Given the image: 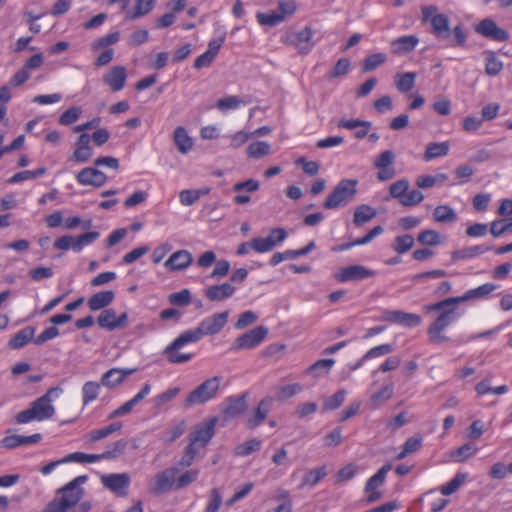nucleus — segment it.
I'll use <instances>...</instances> for the list:
<instances>
[{"instance_id":"64","label":"nucleus","mask_w":512,"mask_h":512,"mask_svg":"<svg viewBox=\"0 0 512 512\" xmlns=\"http://www.w3.org/2000/svg\"><path fill=\"white\" fill-rule=\"evenodd\" d=\"M81 113V109L79 107H71L68 110H66L60 117H59V125L61 126H68L76 122L79 115Z\"/></svg>"},{"instance_id":"20","label":"nucleus","mask_w":512,"mask_h":512,"mask_svg":"<svg viewBox=\"0 0 512 512\" xmlns=\"http://www.w3.org/2000/svg\"><path fill=\"white\" fill-rule=\"evenodd\" d=\"M272 403L273 399L271 397H266L258 403L253 414L246 419L249 428L253 429L258 427L267 418L271 411Z\"/></svg>"},{"instance_id":"44","label":"nucleus","mask_w":512,"mask_h":512,"mask_svg":"<svg viewBox=\"0 0 512 512\" xmlns=\"http://www.w3.org/2000/svg\"><path fill=\"white\" fill-rule=\"evenodd\" d=\"M447 180V175L443 173L436 174L434 176L424 175L419 176L416 179V185L421 189H427L435 186L436 184H442Z\"/></svg>"},{"instance_id":"38","label":"nucleus","mask_w":512,"mask_h":512,"mask_svg":"<svg viewBox=\"0 0 512 512\" xmlns=\"http://www.w3.org/2000/svg\"><path fill=\"white\" fill-rule=\"evenodd\" d=\"M391 468V464H385L381 469L378 470L376 474L369 478L365 485V492L377 490V488L382 486L385 482L386 475L391 470Z\"/></svg>"},{"instance_id":"2","label":"nucleus","mask_w":512,"mask_h":512,"mask_svg":"<svg viewBox=\"0 0 512 512\" xmlns=\"http://www.w3.org/2000/svg\"><path fill=\"white\" fill-rule=\"evenodd\" d=\"M61 392V388H50L43 396L33 401L29 409L19 412L16 415V422L18 424H26L32 421H43L52 418L55 414L52 396L54 394L58 395Z\"/></svg>"},{"instance_id":"26","label":"nucleus","mask_w":512,"mask_h":512,"mask_svg":"<svg viewBox=\"0 0 512 512\" xmlns=\"http://www.w3.org/2000/svg\"><path fill=\"white\" fill-rule=\"evenodd\" d=\"M251 103V98L249 96L239 97V96H226L219 100H217L215 107L221 112H227L230 110H236L241 106H245Z\"/></svg>"},{"instance_id":"29","label":"nucleus","mask_w":512,"mask_h":512,"mask_svg":"<svg viewBox=\"0 0 512 512\" xmlns=\"http://www.w3.org/2000/svg\"><path fill=\"white\" fill-rule=\"evenodd\" d=\"M490 250H491V247L488 245H484V244L471 246V247H464L462 249L453 251L451 254V258L453 261L471 259V258L480 256Z\"/></svg>"},{"instance_id":"6","label":"nucleus","mask_w":512,"mask_h":512,"mask_svg":"<svg viewBox=\"0 0 512 512\" xmlns=\"http://www.w3.org/2000/svg\"><path fill=\"white\" fill-rule=\"evenodd\" d=\"M220 381V376H214L205 380L188 394L185 399V405L190 407L213 399L219 391Z\"/></svg>"},{"instance_id":"27","label":"nucleus","mask_w":512,"mask_h":512,"mask_svg":"<svg viewBox=\"0 0 512 512\" xmlns=\"http://www.w3.org/2000/svg\"><path fill=\"white\" fill-rule=\"evenodd\" d=\"M419 39L415 35L402 36L392 41L391 50L394 54L403 55L413 51Z\"/></svg>"},{"instance_id":"30","label":"nucleus","mask_w":512,"mask_h":512,"mask_svg":"<svg viewBox=\"0 0 512 512\" xmlns=\"http://www.w3.org/2000/svg\"><path fill=\"white\" fill-rule=\"evenodd\" d=\"M115 298L113 291H100L93 294L88 300V307L92 311H98L110 305Z\"/></svg>"},{"instance_id":"48","label":"nucleus","mask_w":512,"mask_h":512,"mask_svg":"<svg viewBox=\"0 0 512 512\" xmlns=\"http://www.w3.org/2000/svg\"><path fill=\"white\" fill-rule=\"evenodd\" d=\"M100 391V384L94 381L86 382L82 387L83 404L87 405L97 399Z\"/></svg>"},{"instance_id":"49","label":"nucleus","mask_w":512,"mask_h":512,"mask_svg":"<svg viewBox=\"0 0 512 512\" xmlns=\"http://www.w3.org/2000/svg\"><path fill=\"white\" fill-rule=\"evenodd\" d=\"M257 21L260 25L273 27L284 21V15L277 12L262 13L256 15Z\"/></svg>"},{"instance_id":"62","label":"nucleus","mask_w":512,"mask_h":512,"mask_svg":"<svg viewBox=\"0 0 512 512\" xmlns=\"http://www.w3.org/2000/svg\"><path fill=\"white\" fill-rule=\"evenodd\" d=\"M169 302L175 306H187L191 303V293L188 289L169 295Z\"/></svg>"},{"instance_id":"40","label":"nucleus","mask_w":512,"mask_h":512,"mask_svg":"<svg viewBox=\"0 0 512 512\" xmlns=\"http://www.w3.org/2000/svg\"><path fill=\"white\" fill-rule=\"evenodd\" d=\"M271 146L266 141H256L247 147V155L250 158L258 159L270 154Z\"/></svg>"},{"instance_id":"3","label":"nucleus","mask_w":512,"mask_h":512,"mask_svg":"<svg viewBox=\"0 0 512 512\" xmlns=\"http://www.w3.org/2000/svg\"><path fill=\"white\" fill-rule=\"evenodd\" d=\"M202 338L198 328H193L182 332L175 338L163 351L168 362L172 364H181L190 361L193 358L191 353H181L179 350L190 343H197Z\"/></svg>"},{"instance_id":"35","label":"nucleus","mask_w":512,"mask_h":512,"mask_svg":"<svg viewBox=\"0 0 512 512\" xmlns=\"http://www.w3.org/2000/svg\"><path fill=\"white\" fill-rule=\"evenodd\" d=\"M450 144L447 141L430 143L426 146L424 159L430 161L432 159L446 156L449 152Z\"/></svg>"},{"instance_id":"52","label":"nucleus","mask_w":512,"mask_h":512,"mask_svg":"<svg viewBox=\"0 0 512 512\" xmlns=\"http://www.w3.org/2000/svg\"><path fill=\"white\" fill-rule=\"evenodd\" d=\"M262 441L257 438L250 439L236 447L235 453L238 456H248L261 448Z\"/></svg>"},{"instance_id":"37","label":"nucleus","mask_w":512,"mask_h":512,"mask_svg":"<svg viewBox=\"0 0 512 512\" xmlns=\"http://www.w3.org/2000/svg\"><path fill=\"white\" fill-rule=\"evenodd\" d=\"M416 76L417 75L414 72H406V73L396 74V76H395L396 88L402 93L411 91L415 87Z\"/></svg>"},{"instance_id":"60","label":"nucleus","mask_w":512,"mask_h":512,"mask_svg":"<svg viewBox=\"0 0 512 512\" xmlns=\"http://www.w3.org/2000/svg\"><path fill=\"white\" fill-rule=\"evenodd\" d=\"M422 446V439L419 437H411L406 440L402 451L397 455V459L401 460L407 455L416 452Z\"/></svg>"},{"instance_id":"46","label":"nucleus","mask_w":512,"mask_h":512,"mask_svg":"<svg viewBox=\"0 0 512 512\" xmlns=\"http://www.w3.org/2000/svg\"><path fill=\"white\" fill-rule=\"evenodd\" d=\"M417 240L422 245L437 246L442 243L441 237L436 230L426 229L418 234Z\"/></svg>"},{"instance_id":"1","label":"nucleus","mask_w":512,"mask_h":512,"mask_svg":"<svg viewBox=\"0 0 512 512\" xmlns=\"http://www.w3.org/2000/svg\"><path fill=\"white\" fill-rule=\"evenodd\" d=\"M497 288L498 286L495 284L486 283L477 288L466 291L462 296L450 297L435 303L425 305V311H436L439 313L427 330L430 343L439 345L450 341V337L446 335L445 330L460 318L461 313L457 308L459 303L471 299L484 298L495 291Z\"/></svg>"},{"instance_id":"15","label":"nucleus","mask_w":512,"mask_h":512,"mask_svg":"<svg viewBox=\"0 0 512 512\" xmlns=\"http://www.w3.org/2000/svg\"><path fill=\"white\" fill-rule=\"evenodd\" d=\"M374 275L375 272L373 270L367 269L362 265H351L341 268L335 274V279L338 282L360 281L366 278L373 277Z\"/></svg>"},{"instance_id":"59","label":"nucleus","mask_w":512,"mask_h":512,"mask_svg":"<svg viewBox=\"0 0 512 512\" xmlns=\"http://www.w3.org/2000/svg\"><path fill=\"white\" fill-rule=\"evenodd\" d=\"M45 172L46 169L44 167H40L34 171L26 170L18 172L9 179V183H18L25 180L35 179L37 177L44 175Z\"/></svg>"},{"instance_id":"50","label":"nucleus","mask_w":512,"mask_h":512,"mask_svg":"<svg viewBox=\"0 0 512 512\" xmlns=\"http://www.w3.org/2000/svg\"><path fill=\"white\" fill-rule=\"evenodd\" d=\"M127 442L124 439L118 440L106 447L102 453L104 459H114L122 455L126 449Z\"/></svg>"},{"instance_id":"4","label":"nucleus","mask_w":512,"mask_h":512,"mask_svg":"<svg viewBox=\"0 0 512 512\" xmlns=\"http://www.w3.org/2000/svg\"><path fill=\"white\" fill-rule=\"evenodd\" d=\"M357 180L343 179L341 180L333 191L328 195L323 206L325 209H336L341 206L347 205L351 202L357 193L356 186Z\"/></svg>"},{"instance_id":"12","label":"nucleus","mask_w":512,"mask_h":512,"mask_svg":"<svg viewBox=\"0 0 512 512\" xmlns=\"http://www.w3.org/2000/svg\"><path fill=\"white\" fill-rule=\"evenodd\" d=\"M179 470L171 467L155 475L150 491L154 494H162L171 489H176V475Z\"/></svg>"},{"instance_id":"39","label":"nucleus","mask_w":512,"mask_h":512,"mask_svg":"<svg viewBox=\"0 0 512 512\" xmlns=\"http://www.w3.org/2000/svg\"><path fill=\"white\" fill-rule=\"evenodd\" d=\"M433 217L439 223H453L457 219L455 211L447 205H440L434 209Z\"/></svg>"},{"instance_id":"43","label":"nucleus","mask_w":512,"mask_h":512,"mask_svg":"<svg viewBox=\"0 0 512 512\" xmlns=\"http://www.w3.org/2000/svg\"><path fill=\"white\" fill-rule=\"evenodd\" d=\"M387 61V55L379 52L367 56L363 61L362 71L371 72Z\"/></svg>"},{"instance_id":"47","label":"nucleus","mask_w":512,"mask_h":512,"mask_svg":"<svg viewBox=\"0 0 512 512\" xmlns=\"http://www.w3.org/2000/svg\"><path fill=\"white\" fill-rule=\"evenodd\" d=\"M97 323L101 328L109 331L115 330L116 313L113 309H104L98 316Z\"/></svg>"},{"instance_id":"17","label":"nucleus","mask_w":512,"mask_h":512,"mask_svg":"<svg viewBox=\"0 0 512 512\" xmlns=\"http://www.w3.org/2000/svg\"><path fill=\"white\" fill-rule=\"evenodd\" d=\"M127 71L123 66H113L103 75L102 81L112 92H118L125 86Z\"/></svg>"},{"instance_id":"18","label":"nucleus","mask_w":512,"mask_h":512,"mask_svg":"<svg viewBox=\"0 0 512 512\" xmlns=\"http://www.w3.org/2000/svg\"><path fill=\"white\" fill-rule=\"evenodd\" d=\"M150 390V384L145 383L141 390L133 398H131L129 401L125 402L120 407L112 411L108 415V419H114L129 414L132 411V409L150 393Z\"/></svg>"},{"instance_id":"24","label":"nucleus","mask_w":512,"mask_h":512,"mask_svg":"<svg viewBox=\"0 0 512 512\" xmlns=\"http://www.w3.org/2000/svg\"><path fill=\"white\" fill-rule=\"evenodd\" d=\"M42 436L39 433L30 435V436H23V435H11L6 436L3 438L0 442L1 447L7 448V449H14L16 447L22 446V445H30L38 443L41 440Z\"/></svg>"},{"instance_id":"13","label":"nucleus","mask_w":512,"mask_h":512,"mask_svg":"<svg viewBox=\"0 0 512 512\" xmlns=\"http://www.w3.org/2000/svg\"><path fill=\"white\" fill-rule=\"evenodd\" d=\"M229 312L223 311L221 313H215L205 319H203L197 326L202 337L207 335H215L219 333L226 325L228 320Z\"/></svg>"},{"instance_id":"23","label":"nucleus","mask_w":512,"mask_h":512,"mask_svg":"<svg viewBox=\"0 0 512 512\" xmlns=\"http://www.w3.org/2000/svg\"><path fill=\"white\" fill-rule=\"evenodd\" d=\"M135 372V369L112 368L101 377V384L108 388H114L121 384L125 378Z\"/></svg>"},{"instance_id":"45","label":"nucleus","mask_w":512,"mask_h":512,"mask_svg":"<svg viewBox=\"0 0 512 512\" xmlns=\"http://www.w3.org/2000/svg\"><path fill=\"white\" fill-rule=\"evenodd\" d=\"M485 61V72L487 75L496 76L502 71L503 63L496 57L494 52H487Z\"/></svg>"},{"instance_id":"36","label":"nucleus","mask_w":512,"mask_h":512,"mask_svg":"<svg viewBox=\"0 0 512 512\" xmlns=\"http://www.w3.org/2000/svg\"><path fill=\"white\" fill-rule=\"evenodd\" d=\"M34 332V328L30 326L21 329L10 339L9 347L12 349L22 348L33 338Z\"/></svg>"},{"instance_id":"9","label":"nucleus","mask_w":512,"mask_h":512,"mask_svg":"<svg viewBox=\"0 0 512 512\" xmlns=\"http://www.w3.org/2000/svg\"><path fill=\"white\" fill-rule=\"evenodd\" d=\"M217 419L211 418L197 426L189 435V446L199 449L205 448L215 433Z\"/></svg>"},{"instance_id":"7","label":"nucleus","mask_w":512,"mask_h":512,"mask_svg":"<svg viewBox=\"0 0 512 512\" xmlns=\"http://www.w3.org/2000/svg\"><path fill=\"white\" fill-rule=\"evenodd\" d=\"M88 477L86 475H80L67 483L65 486L57 490V494L61 497L57 498L69 509L74 507L83 497L84 489L81 487Z\"/></svg>"},{"instance_id":"25","label":"nucleus","mask_w":512,"mask_h":512,"mask_svg":"<svg viewBox=\"0 0 512 512\" xmlns=\"http://www.w3.org/2000/svg\"><path fill=\"white\" fill-rule=\"evenodd\" d=\"M235 292V288L229 283L213 285L205 289V295L210 301H224L230 298Z\"/></svg>"},{"instance_id":"42","label":"nucleus","mask_w":512,"mask_h":512,"mask_svg":"<svg viewBox=\"0 0 512 512\" xmlns=\"http://www.w3.org/2000/svg\"><path fill=\"white\" fill-rule=\"evenodd\" d=\"M121 428H122V424L120 422H115V423H112V424H110L106 427H103L101 429H97V430H93V431L89 432L87 437L90 442H95L100 439L108 437L109 435L120 430Z\"/></svg>"},{"instance_id":"32","label":"nucleus","mask_w":512,"mask_h":512,"mask_svg":"<svg viewBox=\"0 0 512 512\" xmlns=\"http://www.w3.org/2000/svg\"><path fill=\"white\" fill-rule=\"evenodd\" d=\"M377 215V211L375 208L367 205V204H361L358 207H356L353 215V223L355 226H363L364 224L368 223L370 220H372Z\"/></svg>"},{"instance_id":"22","label":"nucleus","mask_w":512,"mask_h":512,"mask_svg":"<svg viewBox=\"0 0 512 512\" xmlns=\"http://www.w3.org/2000/svg\"><path fill=\"white\" fill-rule=\"evenodd\" d=\"M192 261L193 257L189 251L178 250L165 261L164 267L169 271H180L189 267Z\"/></svg>"},{"instance_id":"5","label":"nucleus","mask_w":512,"mask_h":512,"mask_svg":"<svg viewBox=\"0 0 512 512\" xmlns=\"http://www.w3.org/2000/svg\"><path fill=\"white\" fill-rule=\"evenodd\" d=\"M423 22L431 24V33L438 39H446L450 36L449 18L446 14L438 13L435 5L423 6L421 8Z\"/></svg>"},{"instance_id":"31","label":"nucleus","mask_w":512,"mask_h":512,"mask_svg":"<svg viewBox=\"0 0 512 512\" xmlns=\"http://www.w3.org/2000/svg\"><path fill=\"white\" fill-rule=\"evenodd\" d=\"M246 409V395L239 397H230L227 400V405L223 410V413L228 418H234L242 414Z\"/></svg>"},{"instance_id":"21","label":"nucleus","mask_w":512,"mask_h":512,"mask_svg":"<svg viewBox=\"0 0 512 512\" xmlns=\"http://www.w3.org/2000/svg\"><path fill=\"white\" fill-rule=\"evenodd\" d=\"M77 181L81 185H91L94 187H101L107 181V176L100 170L88 167L82 169L77 175Z\"/></svg>"},{"instance_id":"33","label":"nucleus","mask_w":512,"mask_h":512,"mask_svg":"<svg viewBox=\"0 0 512 512\" xmlns=\"http://www.w3.org/2000/svg\"><path fill=\"white\" fill-rule=\"evenodd\" d=\"M174 144L181 154L189 153L194 146V141L187 130H175L173 134Z\"/></svg>"},{"instance_id":"61","label":"nucleus","mask_w":512,"mask_h":512,"mask_svg":"<svg viewBox=\"0 0 512 512\" xmlns=\"http://www.w3.org/2000/svg\"><path fill=\"white\" fill-rule=\"evenodd\" d=\"M347 392L343 389L337 391L334 395L327 398L323 404L324 410H335L345 401Z\"/></svg>"},{"instance_id":"55","label":"nucleus","mask_w":512,"mask_h":512,"mask_svg":"<svg viewBox=\"0 0 512 512\" xmlns=\"http://www.w3.org/2000/svg\"><path fill=\"white\" fill-rule=\"evenodd\" d=\"M100 237V233L97 231L86 232L75 238L73 246L74 252H80L84 246H87L97 240Z\"/></svg>"},{"instance_id":"57","label":"nucleus","mask_w":512,"mask_h":512,"mask_svg":"<svg viewBox=\"0 0 512 512\" xmlns=\"http://www.w3.org/2000/svg\"><path fill=\"white\" fill-rule=\"evenodd\" d=\"M410 187V183L406 179L398 180L392 183L389 187V193L392 198L399 199L401 202L402 197H405L406 192Z\"/></svg>"},{"instance_id":"16","label":"nucleus","mask_w":512,"mask_h":512,"mask_svg":"<svg viewBox=\"0 0 512 512\" xmlns=\"http://www.w3.org/2000/svg\"><path fill=\"white\" fill-rule=\"evenodd\" d=\"M476 32L480 35L490 38L495 41L504 42L509 39V34L506 30L498 27L495 21L486 18L478 23Z\"/></svg>"},{"instance_id":"53","label":"nucleus","mask_w":512,"mask_h":512,"mask_svg":"<svg viewBox=\"0 0 512 512\" xmlns=\"http://www.w3.org/2000/svg\"><path fill=\"white\" fill-rule=\"evenodd\" d=\"M477 452V447L470 443L460 446L458 449L451 453V457L455 462H464Z\"/></svg>"},{"instance_id":"28","label":"nucleus","mask_w":512,"mask_h":512,"mask_svg":"<svg viewBox=\"0 0 512 512\" xmlns=\"http://www.w3.org/2000/svg\"><path fill=\"white\" fill-rule=\"evenodd\" d=\"M92 156V148L90 146V136L88 134L80 135L77 148L72 154L70 160L77 162H86Z\"/></svg>"},{"instance_id":"8","label":"nucleus","mask_w":512,"mask_h":512,"mask_svg":"<svg viewBox=\"0 0 512 512\" xmlns=\"http://www.w3.org/2000/svg\"><path fill=\"white\" fill-rule=\"evenodd\" d=\"M313 31L309 26H306L301 31H289L282 36V42L296 48L302 55H307L315 43L312 41Z\"/></svg>"},{"instance_id":"41","label":"nucleus","mask_w":512,"mask_h":512,"mask_svg":"<svg viewBox=\"0 0 512 512\" xmlns=\"http://www.w3.org/2000/svg\"><path fill=\"white\" fill-rule=\"evenodd\" d=\"M327 475L326 467L322 466L307 472L302 480L300 487H313Z\"/></svg>"},{"instance_id":"34","label":"nucleus","mask_w":512,"mask_h":512,"mask_svg":"<svg viewBox=\"0 0 512 512\" xmlns=\"http://www.w3.org/2000/svg\"><path fill=\"white\" fill-rule=\"evenodd\" d=\"M156 0H136L134 8L128 11L126 19H138L154 9Z\"/></svg>"},{"instance_id":"14","label":"nucleus","mask_w":512,"mask_h":512,"mask_svg":"<svg viewBox=\"0 0 512 512\" xmlns=\"http://www.w3.org/2000/svg\"><path fill=\"white\" fill-rule=\"evenodd\" d=\"M394 160L395 155L391 150H385L377 158H375L374 166L379 169L377 174L378 180L387 181L394 178L395 169L392 166Z\"/></svg>"},{"instance_id":"56","label":"nucleus","mask_w":512,"mask_h":512,"mask_svg":"<svg viewBox=\"0 0 512 512\" xmlns=\"http://www.w3.org/2000/svg\"><path fill=\"white\" fill-rule=\"evenodd\" d=\"M104 457H102L101 454H86L82 452H75L68 454L66 456V460H69V462H78V463H94L98 462L100 460H103Z\"/></svg>"},{"instance_id":"63","label":"nucleus","mask_w":512,"mask_h":512,"mask_svg":"<svg viewBox=\"0 0 512 512\" xmlns=\"http://www.w3.org/2000/svg\"><path fill=\"white\" fill-rule=\"evenodd\" d=\"M334 364H335L334 359H320V360L316 361L314 364H312L307 369V372L314 373L315 377H319L320 370H324V374H327L330 371V369L333 367Z\"/></svg>"},{"instance_id":"19","label":"nucleus","mask_w":512,"mask_h":512,"mask_svg":"<svg viewBox=\"0 0 512 512\" xmlns=\"http://www.w3.org/2000/svg\"><path fill=\"white\" fill-rule=\"evenodd\" d=\"M383 319L385 321L401 324L405 327H416L422 319L418 314L407 313L400 310L386 311Z\"/></svg>"},{"instance_id":"58","label":"nucleus","mask_w":512,"mask_h":512,"mask_svg":"<svg viewBox=\"0 0 512 512\" xmlns=\"http://www.w3.org/2000/svg\"><path fill=\"white\" fill-rule=\"evenodd\" d=\"M351 63L348 58H340L335 66L328 72V78L334 79L345 76L350 69Z\"/></svg>"},{"instance_id":"54","label":"nucleus","mask_w":512,"mask_h":512,"mask_svg":"<svg viewBox=\"0 0 512 512\" xmlns=\"http://www.w3.org/2000/svg\"><path fill=\"white\" fill-rule=\"evenodd\" d=\"M414 245V238L405 234L402 236H397L394 240L393 249L398 254H404L409 251Z\"/></svg>"},{"instance_id":"51","label":"nucleus","mask_w":512,"mask_h":512,"mask_svg":"<svg viewBox=\"0 0 512 512\" xmlns=\"http://www.w3.org/2000/svg\"><path fill=\"white\" fill-rule=\"evenodd\" d=\"M466 479L467 474L457 473L451 481L441 486V493L446 496L453 494L459 489L461 485L464 484Z\"/></svg>"},{"instance_id":"10","label":"nucleus","mask_w":512,"mask_h":512,"mask_svg":"<svg viewBox=\"0 0 512 512\" xmlns=\"http://www.w3.org/2000/svg\"><path fill=\"white\" fill-rule=\"evenodd\" d=\"M267 335L268 328L262 325L258 326L237 337L232 344V349L235 351L253 349L260 345Z\"/></svg>"},{"instance_id":"11","label":"nucleus","mask_w":512,"mask_h":512,"mask_svg":"<svg viewBox=\"0 0 512 512\" xmlns=\"http://www.w3.org/2000/svg\"><path fill=\"white\" fill-rule=\"evenodd\" d=\"M102 485L117 496L125 497L128 494L130 476L127 473L104 474L100 477Z\"/></svg>"}]
</instances>
